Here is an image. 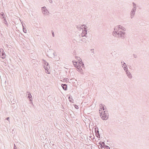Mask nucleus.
I'll return each mask as SVG.
<instances>
[{
	"instance_id": "26",
	"label": "nucleus",
	"mask_w": 149,
	"mask_h": 149,
	"mask_svg": "<svg viewBox=\"0 0 149 149\" xmlns=\"http://www.w3.org/2000/svg\"><path fill=\"white\" fill-rule=\"evenodd\" d=\"M0 15L2 17L5 16V15L4 13L2 12H1L0 14Z\"/></svg>"
},
{
	"instance_id": "17",
	"label": "nucleus",
	"mask_w": 149,
	"mask_h": 149,
	"mask_svg": "<svg viewBox=\"0 0 149 149\" xmlns=\"http://www.w3.org/2000/svg\"><path fill=\"white\" fill-rule=\"evenodd\" d=\"M61 86L64 90L66 91L67 90V86L66 84H62L61 85Z\"/></svg>"
},
{
	"instance_id": "21",
	"label": "nucleus",
	"mask_w": 149,
	"mask_h": 149,
	"mask_svg": "<svg viewBox=\"0 0 149 149\" xmlns=\"http://www.w3.org/2000/svg\"><path fill=\"white\" fill-rule=\"evenodd\" d=\"M76 59L78 60L79 62H81V59L80 58L78 57H76Z\"/></svg>"
},
{
	"instance_id": "23",
	"label": "nucleus",
	"mask_w": 149,
	"mask_h": 149,
	"mask_svg": "<svg viewBox=\"0 0 149 149\" xmlns=\"http://www.w3.org/2000/svg\"><path fill=\"white\" fill-rule=\"evenodd\" d=\"M69 79L66 78H64L63 79V81H68Z\"/></svg>"
},
{
	"instance_id": "11",
	"label": "nucleus",
	"mask_w": 149,
	"mask_h": 149,
	"mask_svg": "<svg viewBox=\"0 0 149 149\" xmlns=\"http://www.w3.org/2000/svg\"><path fill=\"white\" fill-rule=\"evenodd\" d=\"M95 134L96 136L98 138H100V135L99 133L98 128L97 127H95Z\"/></svg>"
},
{
	"instance_id": "1",
	"label": "nucleus",
	"mask_w": 149,
	"mask_h": 149,
	"mask_svg": "<svg viewBox=\"0 0 149 149\" xmlns=\"http://www.w3.org/2000/svg\"><path fill=\"white\" fill-rule=\"evenodd\" d=\"M43 63L44 65L43 66V67L45 70L46 72L48 74L49 73L50 67L48 63L44 60H43Z\"/></svg>"
},
{
	"instance_id": "25",
	"label": "nucleus",
	"mask_w": 149,
	"mask_h": 149,
	"mask_svg": "<svg viewBox=\"0 0 149 149\" xmlns=\"http://www.w3.org/2000/svg\"><path fill=\"white\" fill-rule=\"evenodd\" d=\"M23 31L24 33H26V28H24L23 26Z\"/></svg>"
},
{
	"instance_id": "4",
	"label": "nucleus",
	"mask_w": 149,
	"mask_h": 149,
	"mask_svg": "<svg viewBox=\"0 0 149 149\" xmlns=\"http://www.w3.org/2000/svg\"><path fill=\"white\" fill-rule=\"evenodd\" d=\"M0 57L2 58H4L6 57V54L3 50L0 49Z\"/></svg>"
},
{
	"instance_id": "8",
	"label": "nucleus",
	"mask_w": 149,
	"mask_h": 149,
	"mask_svg": "<svg viewBox=\"0 0 149 149\" xmlns=\"http://www.w3.org/2000/svg\"><path fill=\"white\" fill-rule=\"evenodd\" d=\"M119 37L121 38L122 39H124L125 38V36L126 35V33L122 31H119Z\"/></svg>"
},
{
	"instance_id": "31",
	"label": "nucleus",
	"mask_w": 149,
	"mask_h": 149,
	"mask_svg": "<svg viewBox=\"0 0 149 149\" xmlns=\"http://www.w3.org/2000/svg\"><path fill=\"white\" fill-rule=\"evenodd\" d=\"M17 148L15 145V144H14V149H17Z\"/></svg>"
},
{
	"instance_id": "3",
	"label": "nucleus",
	"mask_w": 149,
	"mask_h": 149,
	"mask_svg": "<svg viewBox=\"0 0 149 149\" xmlns=\"http://www.w3.org/2000/svg\"><path fill=\"white\" fill-rule=\"evenodd\" d=\"M109 114L108 111L107 110L104 111L103 115H102V118L103 120H106L108 118Z\"/></svg>"
},
{
	"instance_id": "5",
	"label": "nucleus",
	"mask_w": 149,
	"mask_h": 149,
	"mask_svg": "<svg viewBox=\"0 0 149 149\" xmlns=\"http://www.w3.org/2000/svg\"><path fill=\"white\" fill-rule=\"evenodd\" d=\"M84 26V30H83V32L81 35V37H84L85 36L86 37H87V36H86V35L87 34V30L86 29V28H87V27L86 26H85L84 25H83L82 26Z\"/></svg>"
},
{
	"instance_id": "40",
	"label": "nucleus",
	"mask_w": 149,
	"mask_h": 149,
	"mask_svg": "<svg viewBox=\"0 0 149 149\" xmlns=\"http://www.w3.org/2000/svg\"><path fill=\"white\" fill-rule=\"evenodd\" d=\"M83 39H85H85H86V38H83Z\"/></svg>"
},
{
	"instance_id": "16",
	"label": "nucleus",
	"mask_w": 149,
	"mask_h": 149,
	"mask_svg": "<svg viewBox=\"0 0 149 149\" xmlns=\"http://www.w3.org/2000/svg\"><path fill=\"white\" fill-rule=\"evenodd\" d=\"M26 93H28V96L27 97L28 98L30 99V101H32V97L31 93L29 92H27Z\"/></svg>"
},
{
	"instance_id": "30",
	"label": "nucleus",
	"mask_w": 149,
	"mask_h": 149,
	"mask_svg": "<svg viewBox=\"0 0 149 149\" xmlns=\"http://www.w3.org/2000/svg\"><path fill=\"white\" fill-rule=\"evenodd\" d=\"M94 49H91L92 53H93V54H94Z\"/></svg>"
},
{
	"instance_id": "39",
	"label": "nucleus",
	"mask_w": 149,
	"mask_h": 149,
	"mask_svg": "<svg viewBox=\"0 0 149 149\" xmlns=\"http://www.w3.org/2000/svg\"><path fill=\"white\" fill-rule=\"evenodd\" d=\"M13 108H15V106H13Z\"/></svg>"
},
{
	"instance_id": "14",
	"label": "nucleus",
	"mask_w": 149,
	"mask_h": 149,
	"mask_svg": "<svg viewBox=\"0 0 149 149\" xmlns=\"http://www.w3.org/2000/svg\"><path fill=\"white\" fill-rule=\"evenodd\" d=\"M123 63H124L122 64V66L124 70L125 71H126L128 70L127 67L126 65V64L124 62H123Z\"/></svg>"
},
{
	"instance_id": "35",
	"label": "nucleus",
	"mask_w": 149,
	"mask_h": 149,
	"mask_svg": "<svg viewBox=\"0 0 149 149\" xmlns=\"http://www.w3.org/2000/svg\"><path fill=\"white\" fill-rule=\"evenodd\" d=\"M133 55L134 56V57L135 58H137V56L135 54H133Z\"/></svg>"
},
{
	"instance_id": "32",
	"label": "nucleus",
	"mask_w": 149,
	"mask_h": 149,
	"mask_svg": "<svg viewBox=\"0 0 149 149\" xmlns=\"http://www.w3.org/2000/svg\"><path fill=\"white\" fill-rule=\"evenodd\" d=\"M104 104H100V107H102V106H104Z\"/></svg>"
},
{
	"instance_id": "29",
	"label": "nucleus",
	"mask_w": 149,
	"mask_h": 149,
	"mask_svg": "<svg viewBox=\"0 0 149 149\" xmlns=\"http://www.w3.org/2000/svg\"><path fill=\"white\" fill-rule=\"evenodd\" d=\"M74 107L76 109H78L79 108L78 106L77 105H75Z\"/></svg>"
},
{
	"instance_id": "15",
	"label": "nucleus",
	"mask_w": 149,
	"mask_h": 149,
	"mask_svg": "<svg viewBox=\"0 0 149 149\" xmlns=\"http://www.w3.org/2000/svg\"><path fill=\"white\" fill-rule=\"evenodd\" d=\"M77 70L79 72H80L81 73H82V68H81V66L80 65H78L77 66Z\"/></svg>"
},
{
	"instance_id": "22",
	"label": "nucleus",
	"mask_w": 149,
	"mask_h": 149,
	"mask_svg": "<svg viewBox=\"0 0 149 149\" xmlns=\"http://www.w3.org/2000/svg\"><path fill=\"white\" fill-rule=\"evenodd\" d=\"M4 23V24H5L6 25H7V26H8V24L7 23V21L6 19V18H4V19L3 20Z\"/></svg>"
},
{
	"instance_id": "24",
	"label": "nucleus",
	"mask_w": 149,
	"mask_h": 149,
	"mask_svg": "<svg viewBox=\"0 0 149 149\" xmlns=\"http://www.w3.org/2000/svg\"><path fill=\"white\" fill-rule=\"evenodd\" d=\"M102 109L103 110H106V109H107L106 108V107H105V105H104L103 106H102V108H101V109Z\"/></svg>"
},
{
	"instance_id": "7",
	"label": "nucleus",
	"mask_w": 149,
	"mask_h": 149,
	"mask_svg": "<svg viewBox=\"0 0 149 149\" xmlns=\"http://www.w3.org/2000/svg\"><path fill=\"white\" fill-rule=\"evenodd\" d=\"M99 144L101 145L100 147L101 148H104L107 149H110V147L106 145L104 142H100L99 143Z\"/></svg>"
},
{
	"instance_id": "20",
	"label": "nucleus",
	"mask_w": 149,
	"mask_h": 149,
	"mask_svg": "<svg viewBox=\"0 0 149 149\" xmlns=\"http://www.w3.org/2000/svg\"><path fill=\"white\" fill-rule=\"evenodd\" d=\"M72 62L73 63V64L75 67H77V66L78 65L77 64V62H74V61H72Z\"/></svg>"
},
{
	"instance_id": "37",
	"label": "nucleus",
	"mask_w": 149,
	"mask_h": 149,
	"mask_svg": "<svg viewBox=\"0 0 149 149\" xmlns=\"http://www.w3.org/2000/svg\"><path fill=\"white\" fill-rule=\"evenodd\" d=\"M31 102V104L33 105V102H32V101H30Z\"/></svg>"
},
{
	"instance_id": "2",
	"label": "nucleus",
	"mask_w": 149,
	"mask_h": 149,
	"mask_svg": "<svg viewBox=\"0 0 149 149\" xmlns=\"http://www.w3.org/2000/svg\"><path fill=\"white\" fill-rule=\"evenodd\" d=\"M114 31L112 32V35L113 36L118 38L119 37V31L118 32V30L116 29V27H115L114 29Z\"/></svg>"
},
{
	"instance_id": "6",
	"label": "nucleus",
	"mask_w": 149,
	"mask_h": 149,
	"mask_svg": "<svg viewBox=\"0 0 149 149\" xmlns=\"http://www.w3.org/2000/svg\"><path fill=\"white\" fill-rule=\"evenodd\" d=\"M81 35L80 34L78 36L77 35L76 36V39L78 41V42H79L80 41H82L83 42L86 43V40H83L82 38H81Z\"/></svg>"
},
{
	"instance_id": "34",
	"label": "nucleus",
	"mask_w": 149,
	"mask_h": 149,
	"mask_svg": "<svg viewBox=\"0 0 149 149\" xmlns=\"http://www.w3.org/2000/svg\"><path fill=\"white\" fill-rule=\"evenodd\" d=\"M52 35L54 37V32H52Z\"/></svg>"
},
{
	"instance_id": "33",
	"label": "nucleus",
	"mask_w": 149,
	"mask_h": 149,
	"mask_svg": "<svg viewBox=\"0 0 149 149\" xmlns=\"http://www.w3.org/2000/svg\"><path fill=\"white\" fill-rule=\"evenodd\" d=\"M49 1L50 3H52V0H49Z\"/></svg>"
},
{
	"instance_id": "18",
	"label": "nucleus",
	"mask_w": 149,
	"mask_h": 149,
	"mask_svg": "<svg viewBox=\"0 0 149 149\" xmlns=\"http://www.w3.org/2000/svg\"><path fill=\"white\" fill-rule=\"evenodd\" d=\"M133 8L132 9L136 10V5L134 2L132 3Z\"/></svg>"
},
{
	"instance_id": "13",
	"label": "nucleus",
	"mask_w": 149,
	"mask_h": 149,
	"mask_svg": "<svg viewBox=\"0 0 149 149\" xmlns=\"http://www.w3.org/2000/svg\"><path fill=\"white\" fill-rule=\"evenodd\" d=\"M116 27L117 29V28L118 29V30H119V29H121L122 30H123L124 31H125L126 30V29L125 28H124V27H123L122 26H121L120 25L117 26Z\"/></svg>"
},
{
	"instance_id": "12",
	"label": "nucleus",
	"mask_w": 149,
	"mask_h": 149,
	"mask_svg": "<svg viewBox=\"0 0 149 149\" xmlns=\"http://www.w3.org/2000/svg\"><path fill=\"white\" fill-rule=\"evenodd\" d=\"M125 71L126 72V74L128 77L130 79H131L132 77V74L128 70Z\"/></svg>"
},
{
	"instance_id": "38",
	"label": "nucleus",
	"mask_w": 149,
	"mask_h": 149,
	"mask_svg": "<svg viewBox=\"0 0 149 149\" xmlns=\"http://www.w3.org/2000/svg\"><path fill=\"white\" fill-rule=\"evenodd\" d=\"M4 18H5V16L2 17V19H3L4 20Z\"/></svg>"
},
{
	"instance_id": "41",
	"label": "nucleus",
	"mask_w": 149,
	"mask_h": 149,
	"mask_svg": "<svg viewBox=\"0 0 149 149\" xmlns=\"http://www.w3.org/2000/svg\"><path fill=\"white\" fill-rule=\"evenodd\" d=\"M102 113H101V115H102Z\"/></svg>"
},
{
	"instance_id": "28",
	"label": "nucleus",
	"mask_w": 149,
	"mask_h": 149,
	"mask_svg": "<svg viewBox=\"0 0 149 149\" xmlns=\"http://www.w3.org/2000/svg\"><path fill=\"white\" fill-rule=\"evenodd\" d=\"M53 141H50V143L52 144V145L53 146H54L55 145L53 143Z\"/></svg>"
},
{
	"instance_id": "36",
	"label": "nucleus",
	"mask_w": 149,
	"mask_h": 149,
	"mask_svg": "<svg viewBox=\"0 0 149 149\" xmlns=\"http://www.w3.org/2000/svg\"><path fill=\"white\" fill-rule=\"evenodd\" d=\"M9 117H7L6 118V119L8 120H9Z\"/></svg>"
},
{
	"instance_id": "27",
	"label": "nucleus",
	"mask_w": 149,
	"mask_h": 149,
	"mask_svg": "<svg viewBox=\"0 0 149 149\" xmlns=\"http://www.w3.org/2000/svg\"><path fill=\"white\" fill-rule=\"evenodd\" d=\"M81 66H82V67L83 68L84 67V64L83 63V62H81Z\"/></svg>"
},
{
	"instance_id": "19",
	"label": "nucleus",
	"mask_w": 149,
	"mask_h": 149,
	"mask_svg": "<svg viewBox=\"0 0 149 149\" xmlns=\"http://www.w3.org/2000/svg\"><path fill=\"white\" fill-rule=\"evenodd\" d=\"M69 99L70 101V102H72V103L74 101V100H73V99L72 98H71V97H70V96H69Z\"/></svg>"
},
{
	"instance_id": "10",
	"label": "nucleus",
	"mask_w": 149,
	"mask_h": 149,
	"mask_svg": "<svg viewBox=\"0 0 149 149\" xmlns=\"http://www.w3.org/2000/svg\"><path fill=\"white\" fill-rule=\"evenodd\" d=\"M42 10L43 13L44 14H47L49 13L48 10L46 9L45 7H42Z\"/></svg>"
},
{
	"instance_id": "42",
	"label": "nucleus",
	"mask_w": 149,
	"mask_h": 149,
	"mask_svg": "<svg viewBox=\"0 0 149 149\" xmlns=\"http://www.w3.org/2000/svg\"><path fill=\"white\" fill-rule=\"evenodd\" d=\"M123 63V62H121V63Z\"/></svg>"
},
{
	"instance_id": "9",
	"label": "nucleus",
	"mask_w": 149,
	"mask_h": 149,
	"mask_svg": "<svg viewBox=\"0 0 149 149\" xmlns=\"http://www.w3.org/2000/svg\"><path fill=\"white\" fill-rule=\"evenodd\" d=\"M136 10L132 9L130 13V17L131 19H132L134 17Z\"/></svg>"
}]
</instances>
